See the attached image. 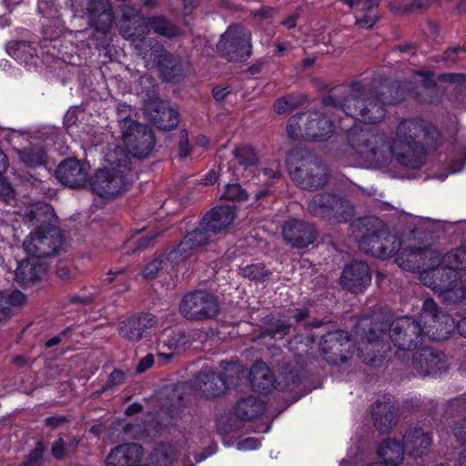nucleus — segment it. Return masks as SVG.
Instances as JSON below:
<instances>
[{"mask_svg":"<svg viewBox=\"0 0 466 466\" xmlns=\"http://www.w3.org/2000/svg\"><path fill=\"white\" fill-rule=\"evenodd\" d=\"M314 233L315 229L308 223L299 219H289L285 222L282 233Z\"/></svg>","mask_w":466,"mask_h":466,"instance_id":"864d4df0","label":"nucleus"},{"mask_svg":"<svg viewBox=\"0 0 466 466\" xmlns=\"http://www.w3.org/2000/svg\"><path fill=\"white\" fill-rule=\"evenodd\" d=\"M388 400H377L374 403L377 409L372 413L374 426L380 433H388L399 421V407L390 402V397Z\"/></svg>","mask_w":466,"mask_h":466,"instance_id":"cd10ccee","label":"nucleus"},{"mask_svg":"<svg viewBox=\"0 0 466 466\" xmlns=\"http://www.w3.org/2000/svg\"><path fill=\"white\" fill-rule=\"evenodd\" d=\"M371 281V273L366 262L354 260L346 265L340 278L342 287L353 293H361Z\"/></svg>","mask_w":466,"mask_h":466,"instance_id":"aec40b11","label":"nucleus"},{"mask_svg":"<svg viewBox=\"0 0 466 466\" xmlns=\"http://www.w3.org/2000/svg\"><path fill=\"white\" fill-rule=\"evenodd\" d=\"M309 378L308 371L303 368H291L280 373L277 380V390L280 391H293Z\"/></svg>","mask_w":466,"mask_h":466,"instance_id":"c9c22d12","label":"nucleus"},{"mask_svg":"<svg viewBox=\"0 0 466 466\" xmlns=\"http://www.w3.org/2000/svg\"><path fill=\"white\" fill-rule=\"evenodd\" d=\"M453 433L457 441L465 445L459 455V465L466 466V418L456 421Z\"/></svg>","mask_w":466,"mask_h":466,"instance_id":"8fccbe9b","label":"nucleus"},{"mask_svg":"<svg viewBox=\"0 0 466 466\" xmlns=\"http://www.w3.org/2000/svg\"><path fill=\"white\" fill-rule=\"evenodd\" d=\"M349 345V333L341 329H335L321 336L319 350L323 359L329 365L338 366L347 362Z\"/></svg>","mask_w":466,"mask_h":466,"instance_id":"2eb2a0df","label":"nucleus"},{"mask_svg":"<svg viewBox=\"0 0 466 466\" xmlns=\"http://www.w3.org/2000/svg\"><path fill=\"white\" fill-rule=\"evenodd\" d=\"M16 154L22 163L29 167L46 165V151L40 144H34L24 148H16Z\"/></svg>","mask_w":466,"mask_h":466,"instance_id":"e433bc0d","label":"nucleus"},{"mask_svg":"<svg viewBox=\"0 0 466 466\" xmlns=\"http://www.w3.org/2000/svg\"><path fill=\"white\" fill-rule=\"evenodd\" d=\"M14 196L12 185L0 175V198L4 201H9Z\"/></svg>","mask_w":466,"mask_h":466,"instance_id":"69168bd1","label":"nucleus"},{"mask_svg":"<svg viewBox=\"0 0 466 466\" xmlns=\"http://www.w3.org/2000/svg\"><path fill=\"white\" fill-rule=\"evenodd\" d=\"M292 325L287 320L277 319L273 327H265L261 331V337L273 339H282L289 334Z\"/></svg>","mask_w":466,"mask_h":466,"instance_id":"79ce46f5","label":"nucleus"},{"mask_svg":"<svg viewBox=\"0 0 466 466\" xmlns=\"http://www.w3.org/2000/svg\"><path fill=\"white\" fill-rule=\"evenodd\" d=\"M220 368L222 370L218 373L205 365L191 380L176 385L175 392L177 393L180 402L184 401L181 394H186L188 390L207 400H216L224 396L229 385L235 384V379H239L243 370L238 361L232 360H222Z\"/></svg>","mask_w":466,"mask_h":466,"instance_id":"39448f33","label":"nucleus"},{"mask_svg":"<svg viewBox=\"0 0 466 466\" xmlns=\"http://www.w3.org/2000/svg\"><path fill=\"white\" fill-rule=\"evenodd\" d=\"M76 270L75 268L65 265L60 264L56 267V276L62 281L67 282L75 278Z\"/></svg>","mask_w":466,"mask_h":466,"instance_id":"bf43d9fd","label":"nucleus"},{"mask_svg":"<svg viewBox=\"0 0 466 466\" xmlns=\"http://www.w3.org/2000/svg\"><path fill=\"white\" fill-rule=\"evenodd\" d=\"M289 312L291 314V318L297 322H301L307 319L310 315L309 309L304 308H295L289 309Z\"/></svg>","mask_w":466,"mask_h":466,"instance_id":"338daca9","label":"nucleus"},{"mask_svg":"<svg viewBox=\"0 0 466 466\" xmlns=\"http://www.w3.org/2000/svg\"><path fill=\"white\" fill-rule=\"evenodd\" d=\"M164 339L161 341L163 348L170 350H179L190 346L194 341V336L183 329H172L166 330Z\"/></svg>","mask_w":466,"mask_h":466,"instance_id":"4c0bfd02","label":"nucleus"},{"mask_svg":"<svg viewBox=\"0 0 466 466\" xmlns=\"http://www.w3.org/2000/svg\"><path fill=\"white\" fill-rule=\"evenodd\" d=\"M86 12L90 25L113 23L114 15L109 0H87Z\"/></svg>","mask_w":466,"mask_h":466,"instance_id":"2f4dec72","label":"nucleus"},{"mask_svg":"<svg viewBox=\"0 0 466 466\" xmlns=\"http://www.w3.org/2000/svg\"><path fill=\"white\" fill-rule=\"evenodd\" d=\"M309 209L314 216L334 218L338 222H346L354 215V208L348 200L326 193L314 196Z\"/></svg>","mask_w":466,"mask_h":466,"instance_id":"f8f14e48","label":"nucleus"},{"mask_svg":"<svg viewBox=\"0 0 466 466\" xmlns=\"http://www.w3.org/2000/svg\"><path fill=\"white\" fill-rule=\"evenodd\" d=\"M293 179L304 189H317L327 182L328 169L316 157H309L291 173Z\"/></svg>","mask_w":466,"mask_h":466,"instance_id":"dca6fc26","label":"nucleus"},{"mask_svg":"<svg viewBox=\"0 0 466 466\" xmlns=\"http://www.w3.org/2000/svg\"><path fill=\"white\" fill-rule=\"evenodd\" d=\"M1 292L8 309L22 306L26 302V296L19 289L12 290L9 293Z\"/></svg>","mask_w":466,"mask_h":466,"instance_id":"4d7b16f0","label":"nucleus"},{"mask_svg":"<svg viewBox=\"0 0 466 466\" xmlns=\"http://www.w3.org/2000/svg\"><path fill=\"white\" fill-rule=\"evenodd\" d=\"M117 119L122 130L127 131L128 127H133V125L138 124L133 116L135 115L134 109L127 104L121 103L116 106Z\"/></svg>","mask_w":466,"mask_h":466,"instance_id":"a18cd8bd","label":"nucleus"},{"mask_svg":"<svg viewBox=\"0 0 466 466\" xmlns=\"http://www.w3.org/2000/svg\"><path fill=\"white\" fill-rule=\"evenodd\" d=\"M45 263L34 259H23L15 271V280L23 287H29L39 281L47 272Z\"/></svg>","mask_w":466,"mask_h":466,"instance_id":"c756f323","label":"nucleus"},{"mask_svg":"<svg viewBox=\"0 0 466 466\" xmlns=\"http://www.w3.org/2000/svg\"><path fill=\"white\" fill-rule=\"evenodd\" d=\"M455 320L450 314L443 313L440 318H436L434 321L428 324L426 329L429 333L430 340H445L448 339L456 330Z\"/></svg>","mask_w":466,"mask_h":466,"instance_id":"72a5a7b5","label":"nucleus"},{"mask_svg":"<svg viewBox=\"0 0 466 466\" xmlns=\"http://www.w3.org/2000/svg\"><path fill=\"white\" fill-rule=\"evenodd\" d=\"M239 274L255 284H262L269 280L272 271L264 263H257L240 268Z\"/></svg>","mask_w":466,"mask_h":466,"instance_id":"ea45409f","label":"nucleus"},{"mask_svg":"<svg viewBox=\"0 0 466 466\" xmlns=\"http://www.w3.org/2000/svg\"><path fill=\"white\" fill-rule=\"evenodd\" d=\"M248 380L252 390L259 394L267 395L274 389L277 390L275 374L262 360H258L251 366Z\"/></svg>","mask_w":466,"mask_h":466,"instance_id":"a878e982","label":"nucleus"},{"mask_svg":"<svg viewBox=\"0 0 466 466\" xmlns=\"http://www.w3.org/2000/svg\"><path fill=\"white\" fill-rule=\"evenodd\" d=\"M147 117L159 129H173L179 122L177 112L168 104L159 99H153L144 104Z\"/></svg>","mask_w":466,"mask_h":466,"instance_id":"4be33fe9","label":"nucleus"},{"mask_svg":"<svg viewBox=\"0 0 466 466\" xmlns=\"http://www.w3.org/2000/svg\"><path fill=\"white\" fill-rule=\"evenodd\" d=\"M287 243L296 248H305L314 244L319 235H282Z\"/></svg>","mask_w":466,"mask_h":466,"instance_id":"603ef678","label":"nucleus"},{"mask_svg":"<svg viewBox=\"0 0 466 466\" xmlns=\"http://www.w3.org/2000/svg\"><path fill=\"white\" fill-rule=\"evenodd\" d=\"M52 456L58 461H62L66 455V443L62 437H58L51 446Z\"/></svg>","mask_w":466,"mask_h":466,"instance_id":"13d9d810","label":"nucleus"},{"mask_svg":"<svg viewBox=\"0 0 466 466\" xmlns=\"http://www.w3.org/2000/svg\"><path fill=\"white\" fill-rule=\"evenodd\" d=\"M410 235H361L358 240L359 248L366 255L380 259H387L395 256V260L399 266L406 270L410 258L408 255L414 253L419 243L417 238H407V240L412 241L405 243L404 237Z\"/></svg>","mask_w":466,"mask_h":466,"instance_id":"0eeeda50","label":"nucleus"},{"mask_svg":"<svg viewBox=\"0 0 466 466\" xmlns=\"http://www.w3.org/2000/svg\"><path fill=\"white\" fill-rule=\"evenodd\" d=\"M406 449L403 442L396 440L387 439L383 441L377 449L379 457L383 460L385 465L398 466L400 464L404 458Z\"/></svg>","mask_w":466,"mask_h":466,"instance_id":"473e14b6","label":"nucleus"},{"mask_svg":"<svg viewBox=\"0 0 466 466\" xmlns=\"http://www.w3.org/2000/svg\"><path fill=\"white\" fill-rule=\"evenodd\" d=\"M157 325V319L148 312L133 315L118 324L119 336L129 341H139L147 333V329Z\"/></svg>","mask_w":466,"mask_h":466,"instance_id":"6ab92c4d","label":"nucleus"},{"mask_svg":"<svg viewBox=\"0 0 466 466\" xmlns=\"http://www.w3.org/2000/svg\"><path fill=\"white\" fill-rule=\"evenodd\" d=\"M117 26L122 36L134 43L147 66H158L167 81H172L180 71L177 59L168 55L157 41L147 38L149 26L158 35L172 37L179 34L178 29L164 17L147 19L131 6H124Z\"/></svg>","mask_w":466,"mask_h":466,"instance_id":"f03ea898","label":"nucleus"},{"mask_svg":"<svg viewBox=\"0 0 466 466\" xmlns=\"http://www.w3.org/2000/svg\"><path fill=\"white\" fill-rule=\"evenodd\" d=\"M180 314L187 320L206 321L220 313L218 298L203 289L186 293L179 304Z\"/></svg>","mask_w":466,"mask_h":466,"instance_id":"9d476101","label":"nucleus"},{"mask_svg":"<svg viewBox=\"0 0 466 466\" xmlns=\"http://www.w3.org/2000/svg\"><path fill=\"white\" fill-rule=\"evenodd\" d=\"M297 105L298 103L291 98H279L275 102L274 108L278 114H283L292 110Z\"/></svg>","mask_w":466,"mask_h":466,"instance_id":"052dcab7","label":"nucleus"},{"mask_svg":"<svg viewBox=\"0 0 466 466\" xmlns=\"http://www.w3.org/2000/svg\"><path fill=\"white\" fill-rule=\"evenodd\" d=\"M412 367L420 376H436L446 370L445 355L426 343L413 354Z\"/></svg>","mask_w":466,"mask_h":466,"instance_id":"a211bd4d","label":"nucleus"},{"mask_svg":"<svg viewBox=\"0 0 466 466\" xmlns=\"http://www.w3.org/2000/svg\"><path fill=\"white\" fill-rule=\"evenodd\" d=\"M442 81L455 83L461 87H466V75L463 74H446L440 77Z\"/></svg>","mask_w":466,"mask_h":466,"instance_id":"774afa93","label":"nucleus"},{"mask_svg":"<svg viewBox=\"0 0 466 466\" xmlns=\"http://www.w3.org/2000/svg\"><path fill=\"white\" fill-rule=\"evenodd\" d=\"M434 236L429 235L425 242L418 244L414 253L408 255L406 270L419 273L424 285L440 292L445 301L461 303L465 294V283L455 267L445 262L444 256L432 248Z\"/></svg>","mask_w":466,"mask_h":466,"instance_id":"7ed1b4c3","label":"nucleus"},{"mask_svg":"<svg viewBox=\"0 0 466 466\" xmlns=\"http://www.w3.org/2000/svg\"><path fill=\"white\" fill-rule=\"evenodd\" d=\"M250 32L239 25H230L221 35L218 51L228 60L236 61L251 54Z\"/></svg>","mask_w":466,"mask_h":466,"instance_id":"ddd939ff","label":"nucleus"},{"mask_svg":"<svg viewBox=\"0 0 466 466\" xmlns=\"http://www.w3.org/2000/svg\"><path fill=\"white\" fill-rule=\"evenodd\" d=\"M406 453L409 457L417 459L427 455L432 444V438L429 432L420 427L409 428L402 438Z\"/></svg>","mask_w":466,"mask_h":466,"instance_id":"393cba45","label":"nucleus"},{"mask_svg":"<svg viewBox=\"0 0 466 466\" xmlns=\"http://www.w3.org/2000/svg\"><path fill=\"white\" fill-rule=\"evenodd\" d=\"M389 337L394 346L402 351H417L430 341L426 328L409 316L397 318L390 323Z\"/></svg>","mask_w":466,"mask_h":466,"instance_id":"1a4fd4ad","label":"nucleus"},{"mask_svg":"<svg viewBox=\"0 0 466 466\" xmlns=\"http://www.w3.org/2000/svg\"><path fill=\"white\" fill-rule=\"evenodd\" d=\"M402 98L403 92L397 85H384L377 94L370 86L356 83L343 99L328 96L323 104L326 107L339 108L352 118L373 124L383 119L385 105L396 104Z\"/></svg>","mask_w":466,"mask_h":466,"instance_id":"20e7f679","label":"nucleus"},{"mask_svg":"<svg viewBox=\"0 0 466 466\" xmlns=\"http://www.w3.org/2000/svg\"><path fill=\"white\" fill-rule=\"evenodd\" d=\"M17 217L37 233H51L59 229L58 218L53 208L44 202H28L17 211Z\"/></svg>","mask_w":466,"mask_h":466,"instance_id":"9b49d317","label":"nucleus"},{"mask_svg":"<svg viewBox=\"0 0 466 466\" xmlns=\"http://www.w3.org/2000/svg\"><path fill=\"white\" fill-rule=\"evenodd\" d=\"M137 235H130V238L122 246V251L128 256L141 253L145 250L153 248L159 235H144L136 238Z\"/></svg>","mask_w":466,"mask_h":466,"instance_id":"58836bf2","label":"nucleus"},{"mask_svg":"<svg viewBox=\"0 0 466 466\" xmlns=\"http://www.w3.org/2000/svg\"><path fill=\"white\" fill-rule=\"evenodd\" d=\"M46 451V446L43 441H36L35 446L29 451L19 466H43Z\"/></svg>","mask_w":466,"mask_h":466,"instance_id":"37998d69","label":"nucleus"},{"mask_svg":"<svg viewBox=\"0 0 466 466\" xmlns=\"http://www.w3.org/2000/svg\"><path fill=\"white\" fill-rule=\"evenodd\" d=\"M89 169L87 164L75 158H68L57 167L56 178L69 187H80L86 185Z\"/></svg>","mask_w":466,"mask_h":466,"instance_id":"b1692460","label":"nucleus"},{"mask_svg":"<svg viewBox=\"0 0 466 466\" xmlns=\"http://www.w3.org/2000/svg\"><path fill=\"white\" fill-rule=\"evenodd\" d=\"M236 218L233 207L219 206L208 212L200 220L199 227L193 228L190 233H209L226 229ZM187 233H189L187 230Z\"/></svg>","mask_w":466,"mask_h":466,"instance_id":"5701e85b","label":"nucleus"},{"mask_svg":"<svg viewBox=\"0 0 466 466\" xmlns=\"http://www.w3.org/2000/svg\"><path fill=\"white\" fill-rule=\"evenodd\" d=\"M143 448L138 443H125L115 447L106 456V466H136L143 457Z\"/></svg>","mask_w":466,"mask_h":466,"instance_id":"bb28decb","label":"nucleus"},{"mask_svg":"<svg viewBox=\"0 0 466 466\" xmlns=\"http://www.w3.org/2000/svg\"><path fill=\"white\" fill-rule=\"evenodd\" d=\"M220 198L226 200L242 201L246 200L248 196L238 184H228L225 187Z\"/></svg>","mask_w":466,"mask_h":466,"instance_id":"5fc2aeb1","label":"nucleus"},{"mask_svg":"<svg viewBox=\"0 0 466 466\" xmlns=\"http://www.w3.org/2000/svg\"><path fill=\"white\" fill-rule=\"evenodd\" d=\"M69 422V418L66 415H55L46 417L44 420V425L51 429H56Z\"/></svg>","mask_w":466,"mask_h":466,"instance_id":"e2e57ef3","label":"nucleus"},{"mask_svg":"<svg viewBox=\"0 0 466 466\" xmlns=\"http://www.w3.org/2000/svg\"><path fill=\"white\" fill-rule=\"evenodd\" d=\"M210 235H184V238L172 249L165 254V261L169 262L172 267L178 266L185 262L193 254L207 246Z\"/></svg>","mask_w":466,"mask_h":466,"instance_id":"412c9836","label":"nucleus"},{"mask_svg":"<svg viewBox=\"0 0 466 466\" xmlns=\"http://www.w3.org/2000/svg\"><path fill=\"white\" fill-rule=\"evenodd\" d=\"M233 156L237 176H241L244 178L256 176L258 156L253 147L247 145L237 147L233 151Z\"/></svg>","mask_w":466,"mask_h":466,"instance_id":"c85d7f7f","label":"nucleus"},{"mask_svg":"<svg viewBox=\"0 0 466 466\" xmlns=\"http://www.w3.org/2000/svg\"><path fill=\"white\" fill-rule=\"evenodd\" d=\"M288 134L294 139L328 140L335 131L333 120L319 111L303 112L289 118Z\"/></svg>","mask_w":466,"mask_h":466,"instance_id":"6e6552de","label":"nucleus"},{"mask_svg":"<svg viewBox=\"0 0 466 466\" xmlns=\"http://www.w3.org/2000/svg\"><path fill=\"white\" fill-rule=\"evenodd\" d=\"M66 248V235H28L24 241L25 252L37 258L60 256Z\"/></svg>","mask_w":466,"mask_h":466,"instance_id":"4468645a","label":"nucleus"},{"mask_svg":"<svg viewBox=\"0 0 466 466\" xmlns=\"http://www.w3.org/2000/svg\"><path fill=\"white\" fill-rule=\"evenodd\" d=\"M423 223L427 225L426 231L427 233H434L435 231L443 230L449 231L451 230L452 225L450 223H445L441 221H432L431 219H424Z\"/></svg>","mask_w":466,"mask_h":466,"instance_id":"680f3d73","label":"nucleus"},{"mask_svg":"<svg viewBox=\"0 0 466 466\" xmlns=\"http://www.w3.org/2000/svg\"><path fill=\"white\" fill-rule=\"evenodd\" d=\"M108 166L99 169L91 179V187L97 196L109 198L126 190L127 176L130 171V157L116 147L106 155Z\"/></svg>","mask_w":466,"mask_h":466,"instance_id":"423d86ee","label":"nucleus"},{"mask_svg":"<svg viewBox=\"0 0 466 466\" xmlns=\"http://www.w3.org/2000/svg\"><path fill=\"white\" fill-rule=\"evenodd\" d=\"M421 121L408 119L400 123L396 137L390 144L383 132L375 127H353L348 133L350 155L360 157L374 166L388 163L391 157L410 168H419L424 164V148L417 141L421 135L430 133Z\"/></svg>","mask_w":466,"mask_h":466,"instance_id":"f257e3e1","label":"nucleus"},{"mask_svg":"<svg viewBox=\"0 0 466 466\" xmlns=\"http://www.w3.org/2000/svg\"><path fill=\"white\" fill-rule=\"evenodd\" d=\"M125 380H126V372L116 368L108 375L107 380L104 383L102 388L95 392V395L99 397L105 391L112 390L116 386L123 384L125 382Z\"/></svg>","mask_w":466,"mask_h":466,"instance_id":"3c124183","label":"nucleus"},{"mask_svg":"<svg viewBox=\"0 0 466 466\" xmlns=\"http://www.w3.org/2000/svg\"><path fill=\"white\" fill-rule=\"evenodd\" d=\"M91 26L94 28L93 30V39L96 43V46L97 48H106L109 46L110 42L112 41V35H111V26L112 24L109 25H104V24H95L91 25Z\"/></svg>","mask_w":466,"mask_h":466,"instance_id":"c03bdc74","label":"nucleus"},{"mask_svg":"<svg viewBox=\"0 0 466 466\" xmlns=\"http://www.w3.org/2000/svg\"><path fill=\"white\" fill-rule=\"evenodd\" d=\"M358 228L362 233H382L385 225L379 218L369 216L359 220Z\"/></svg>","mask_w":466,"mask_h":466,"instance_id":"de8ad7c7","label":"nucleus"},{"mask_svg":"<svg viewBox=\"0 0 466 466\" xmlns=\"http://www.w3.org/2000/svg\"><path fill=\"white\" fill-rule=\"evenodd\" d=\"M386 334L380 330V334H374L372 329H370V334L367 336L369 350L378 354L365 358L364 362L371 366L380 365L383 359L387 357L388 352L390 350V346L388 342H384L383 337Z\"/></svg>","mask_w":466,"mask_h":466,"instance_id":"f704fd0d","label":"nucleus"},{"mask_svg":"<svg viewBox=\"0 0 466 466\" xmlns=\"http://www.w3.org/2000/svg\"><path fill=\"white\" fill-rule=\"evenodd\" d=\"M444 260L447 263H451L458 270L466 271V245L454 248L444 255Z\"/></svg>","mask_w":466,"mask_h":466,"instance_id":"49530a36","label":"nucleus"},{"mask_svg":"<svg viewBox=\"0 0 466 466\" xmlns=\"http://www.w3.org/2000/svg\"><path fill=\"white\" fill-rule=\"evenodd\" d=\"M165 264V253L157 255L154 259L147 263L143 268V278L146 279H156L159 271L163 269Z\"/></svg>","mask_w":466,"mask_h":466,"instance_id":"09e8293b","label":"nucleus"},{"mask_svg":"<svg viewBox=\"0 0 466 466\" xmlns=\"http://www.w3.org/2000/svg\"><path fill=\"white\" fill-rule=\"evenodd\" d=\"M443 312L440 310L436 301L429 297L423 300L418 321L427 328L428 324L434 321L436 318H440Z\"/></svg>","mask_w":466,"mask_h":466,"instance_id":"a19ab883","label":"nucleus"},{"mask_svg":"<svg viewBox=\"0 0 466 466\" xmlns=\"http://www.w3.org/2000/svg\"><path fill=\"white\" fill-rule=\"evenodd\" d=\"M154 456L159 466H170L175 459L173 449L165 445L155 449Z\"/></svg>","mask_w":466,"mask_h":466,"instance_id":"6e6d98bb","label":"nucleus"},{"mask_svg":"<svg viewBox=\"0 0 466 466\" xmlns=\"http://www.w3.org/2000/svg\"><path fill=\"white\" fill-rule=\"evenodd\" d=\"M266 403L258 397L248 396L240 399L234 407L236 417L241 421H249L263 415Z\"/></svg>","mask_w":466,"mask_h":466,"instance_id":"7c9ffc66","label":"nucleus"},{"mask_svg":"<svg viewBox=\"0 0 466 466\" xmlns=\"http://www.w3.org/2000/svg\"><path fill=\"white\" fill-rule=\"evenodd\" d=\"M122 139L128 154L137 158L147 157L155 144L150 128L140 123L133 125L124 131Z\"/></svg>","mask_w":466,"mask_h":466,"instance_id":"f3484780","label":"nucleus"},{"mask_svg":"<svg viewBox=\"0 0 466 466\" xmlns=\"http://www.w3.org/2000/svg\"><path fill=\"white\" fill-rule=\"evenodd\" d=\"M260 446V441L254 437H247L237 444L238 449L242 451H254L258 449Z\"/></svg>","mask_w":466,"mask_h":466,"instance_id":"0e129e2a","label":"nucleus"}]
</instances>
